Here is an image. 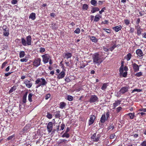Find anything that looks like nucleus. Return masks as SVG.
Here are the masks:
<instances>
[{
  "label": "nucleus",
  "mask_w": 146,
  "mask_h": 146,
  "mask_svg": "<svg viewBox=\"0 0 146 146\" xmlns=\"http://www.w3.org/2000/svg\"><path fill=\"white\" fill-rule=\"evenodd\" d=\"M123 63H121V66L120 67L119 70V71L120 72V74L121 73H123Z\"/></svg>",
  "instance_id": "obj_31"
},
{
  "label": "nucleus",
  "mask_w": 146,
  "mask_h": 146,
  "mask_svg": "<svg viewBox=\"0 0 146 146\" xmlns=\"http://www.w3.org/2000/svg\"><path fill=\"white\" fill-rule=\"evenodd\" d=\"M2 29L3 35L6 37H8L9 35V29L6 25H3Z\"/></svg>",
  "instance_id": "obj_3"
},
{
  "label": "nucleus",
  "mask_w": 146,
  "mask_h": 146,
  "mask_svg": "<svg viewBox=\"0 0 146 146\" xmlns=\"http://www.w3.org/2000/svg\"><path fill=\"white\" fill-rule=\"evenodd\" d=\"M74 32L76 34H79L80 32V29L79 28H77L74 31Z\"/></svg>",
  "instance_id": "obj_45"
},
{
  "label": "nucleus",
  "mask_w": 146,
  "mask_h": 146,
  "mask_svg": "<svg viewBox=\"0 0 146 146\" xmlns=\"http://www.w3.org/2000/svg\"><path fill=\"white\" fill-rule=\"evenodd\" d=\"M135 75L137 77H140L142 75V73L141 72H139L136 73Z\"/></svg>",
  "instance_id": "obj_40"
},
{
  "label": "nucleus",
  "mask_w": 146,
  "mask_h": 146,
  "mask_svg": "<svg viewBox=\"0 0 146 146\" xmlns=\"http://www.w3.org/2000/svg\"><path fill=\"white\" fill-rule=\"evenodd\" d=\"M65 81L67 82H69L70 81V80L68 77H67L65 79Z\"/></svg>",
  "instance_id": "obj_62"
},
{
  "label": "nucleus",
  "mask_w": 146,
  "mask_h": 146,
  "mask_svg": "<svg viewBox=\"0 0 146 146\" xmlns=\"http://www.w3.org/2000/svg\"><path fill=\"white\" fill-rule=\"evenodd\" d=\"M72 54L70 52H67L64 54V58L68 59V58H70L72 56Z\"/></svg>",
  "instance_id": "obj_15"
},
{
  "label": "nucleus",
  "mask_w": 146,
  "mask_h": 146,
  "mask_svg": "<svg viewBox=\"0 0 146 146\" xmlns=\"http://www.w3.org/2000/svg\"><path fill=\"white\" fill-rule=\"evenodd\" d=\"M27 61H28V59H27L25 58H22V59H21V60H20V61L22 62H26Z\"/></svg>",
  "instance_id": "obj_51"
},
{
  "label": "nucleus",
  "mask_w": 146,
  "mask_h": 146,
  "mask_svg": "<svg viewBox=\"0 0 146 146\" xmlns=\"http://www.w3.org/2000/svg\"><path fill=\"white\" fill-rule=\"evenodd\" d=\"M101 17V16L99 15H97L95 16L94 21L95 22L98 21Z\"/></svg>",
  "instance_id": "obj_21"
},
{
  "label": "nucleus",
  "mask_w": 146,
  "mask_h": 146,
  "mask_svg": "<svg viewBox=\"0 0 146 146\" xmlns=\"http://www.w3.org/2000/svg\"><path fill=\"white\" fill-rule=\"evenodd\" d=\"M121 28L122 27L121 25H118L112 28V29L116 32L119 31Z\"/></svg>",
  "instance_id": "obj_18"
},
{
  "label": "nucleus",
  "mask_w": 146,
  "mask_h": 146,
  "mask_svg": "<svg viewBox=\"0 0 146 146\" xmlns=\"http://www.w3.org/2000/svg\"><path fill=\"white\" fill-rule=\"evenodd\" d=\"M65 74V72L63 71H62L59 74H56V75L57 76V78L59 79H60L63 78L64 77Z\"/></svg>",
  "instance_id": "obj_10"
},
{
  "label": "nucleus",
  "mask_w": 146,
  "mask_h": 146,
  "mask_svg": "<svg viewBox=\"0 0 146 146\" xmlns=\"http://www.w3.org/2000/svg\"><path fill=\"white\" fill-rule=\"evenodd\" d=\"M128 90V88L127 87H123L121 88L119 92L120 94H123L126 92Z\"/></svg>",
  "instance_id": "obj_11"
},
{
  "label": "nucleus",
  "mask_w": 146,
  "mask_h": 146,
  "mask_svg": "<svg viewBox=\"0 0 146 146\" xmlns=\"http://www.w3.org/2000/svg\"><path fill=\"white\" fill-rule=\"evenodd\" d=\"M55 116L56 117V118H59L60 117V114L59 111H58L56 112Z\"/></svg>",
  "instance_id": "obj_42"
},
{
  "label": "nucleus",
  "mask_w": 146,
  "mask_h": 146,
  "mask_svg": "<svg viewBox=\"0 0 146 146\" xmlns=\"http://www.w3.org/2000/svg\"><path fill=\"white\" fill-rule=\"evenodd\" d=\"M28 93V92L27 91L26 92L23 96V103H25L26 102V99Z\"/></svg>",
  "instance_id": "obj_20"
},
{
  "label": "nucleus",
  "mask_w": 146,
  "mask_h": 146,
  "mask_svg": "<svg viewBox=\"0 0 146 146\" xmlns=\"http://www.w3.org/2000/svg\"><path fill=\"white\" fill-rule=\"evenodd\" d=\"M42 61L45 64L48 62L49 60L51 57L49 55L47 54L42 55Z\"/></svg>",
  "instance_id": "obj_6"
},
{
  "label": "nucleus",
  "mask_w": 146,
  "mask_h": 146,
  "mask_svg": "<svg viewBox=\"0 0 146 146\" xmlns=\"http://www.w3.org/2000/svg\"><path fill=\"white\" fill-rule=\"evenodd\" d=\"M141 146H146V141H144L140 144Z\"/></svg>",
  "instance_id": "obj_53"
},
{
  "label": "nucleus",
  "mask_w": 146,
  "mask_h": 146,
  "mask_svg": "<svg viewBox=\"0 0 146 146\" xmlns=\"http://www.w3.org/2000/svg\"><path fill=\"white\" fill-rule=\"evenodd\" d=\"M50 27L53 29H56L57 28L56 25L55 23H53L51 24H50Z\"/></svg>",
  "instance_id": "obj_32"
},
{
  "label": "nucleus",
  "mask_w": 146,
  "mask_h": 146,
  "mask_svg": "<svg viewBox=\"0 0 146 146\" xmlns=\"http://www.w3.org/2000/svg\"><path fill=\"white\" fill-rule=\"evenodd\" d=\"M100 135L99 134L97 136L95 137L94 139L93 140L94 141L97 142H98L100 139Z\"/></svg>",
  "instance_id": "obj_28"
},
{
  "label": "nucleus",
  "mask_w": 146,
  "mask_h": 146,
  "mask_svg": "<svg viewBox=\"0 0 146 146\" xmlns=\"http://www.w3.org/2000/svg\"><path fill=\"white\" fill-rule=\"evenodd\" d=\"M107 84L106 83H104L102 86L101 89L102 90H105L107 88Z\"/></svg>",
  "instance_id": "obj_36"
},
{
  "label": "nucleus",
  "mask_w": 146,
  "mask_h": 146,
  "mask_svg": "<svg viewBox=\"0 0 146 146\" xmlns=\"http://www.w3.org/2000/svg\"><path fill=\"white\" fill-rule=\"evenodd\" d=\"M46 117L48 119H51L52 117V115L49 113H48Z\"/></svg>",
  "instance_id": "obj_48"
},
{
  "label": "nucleus",
  "mask_w": 146,
  "mask_h": 146,
  "mask_svg": "<svg viewBox=\"0 0 146 146\" xmlns=\"http://www.w3.org/2000/svg\"><path fill=\"white\" fill-rule=\"evenodd\" d=\"M66 106V104L64 102H61L60 104L59 108L63 109L65 108V107Z\"/></svg>",
  "instance_id": "obj_22"
},
{
  "label": "nucleus",
  "mask_w": 146,
  "mask_h": 146,
  "mask_svg": "<svg viewBox=\"0 0 146 146\" xmlns=\"http://www.w3.org/2000/svg\"><path fill=\"white\" fill-rule=\"evenodd\" d=\"M73 99V97L71 96H68L67 97V100L69 101H72Z\"/></svg>",
  "instance_id": "obj_46"
},
{
  "label": "nucleus",
  "mask_w": 146,
  "mask_h": 146,
  "mask_svg": "<svg viewBox=\"0 0 146 146\" xmlns=\"http://www.w3.org/2000/svg\"><path fill=\"white\" fill-rule=\"evenodd\" d=\"M127 72H123V73H121L120 75L121 76H122L123 77H125L127 76Z\"/></svg>",
  "instance_id": "obj_41"
},
{
  "label": "nucleus",
  "mask_w": 146,
  "mask_h": 146,
  "mask_svg": "<svg viewBox=\"0 0 146 146\" xmlns=\"http://www.w3.org/2000/svg\"><path fill=\"white\" fill-rule=\"evenodd\" d=\"M103 30L107 33H111V30L109 29L104 28L103 29Z\"/></svg>",
  "instance_id": "obj_44"
},
{
  "label": "nucleus",
  "mask_w": 146,
  "mask_h": 146,
  "mask_svg": "<svg viewBox=\"0 0 146 146\" xmlns=\"http://www.w3.org/2000/svg\"><path fill=\"white\" fill-rule=\"evenodd\" d=\"M115 135L114 134H113L110 136V138L111 139H113L115 137Z\"/></svg>",
  "instance_id": "obj_61"
},
{
  "label": "nucleus",
  "mask_w": 146,
  "mask_h": 146,
  "mask_svg": "<svg viewBox=\"0 0 146 146\" xmlns=\"http://www.w3.org/2000/svg\"><path fill=\"white\" fill-rule=\"evenodd\" d=\"M40 52H43L45 51V49L44 48H40Z\"/></svg>",
  "instance_id": "obj_59"
},
{
  "label": "nucleus",
  "mask_w": 146,
  "mask_h": 146,
  "mask_svg": "<svg viewBox=\"0 0 146 146\" xmlns=\"http://www.w3.org/2000/svg\"><path fill=\"white\" fill-rule=\"evenodd\" d=\"M136 53L138 56L139 57H142L143 54L142 50L140 49H138L136 50Z\"/></svg>",
  "instance_id": "obj_14"
},
{
  "label": "nucleus",
  "mask_w": 146,
  "mask_h": 146,
  "mask_svg": "<svg viewBox=\"0 0 146 146\" xmlns=\"http://www.w3.org/2000/svg\"><path fill=\"white\" fill-rule=\"evenodd\" d=\"M17 0H13L11 1V3L13 5H15L17 3Z\"/></svg>",
  "instance_id": "obj_50"
},
{
  "label": "nucleus",
  "mask_w": 146,
  "mask_h": 146,
  "mask_svg": "<svg viewBox=\"0 0 146 146\" xmlns=\"http://www.w3.org/2000/svg\"><path fill=\"white\" fill-rule=\"evenodd\" d=\"M7 63V62H5L2 64L1 66L2 68H3L4 67Z\"/></svg>",
  "instance_id": "obj_63"
},
{
  "label": "nucleus",
  "mask_w": 146,
  "mask_h": 146,
  "mask_svg": "<svg viewBox=\"0 0 146 146\" xmlns=\"http://www.w3.org/2000/svg\"><path fill=\"white\" fill-rule=\"evenodd\" d=\"M106 120V115L105 114H104L102 115L101 117L100 121L101 123H104L105 122Z\"/></svg>",
  "instance_id": "obj_17"
},
{
  "label": "nucleus",
  "mask_w": 146,
  "mask_h": 146,
  "mask_svg": "<svg viewBox=\"0 0 146 146\" xmlns=\"http://www.w3.org/2000/svg\"><path fill=\"white\" fill-rule=\"evenodd\" d=\"M132 65L135 72H137L139 70V66L135 63H133Z\"/></svg>",
  "instance_id": "obj_8"
},
{
  "label": "nucleus",
  "mask_w": 146,
  "mask_h": 146,
  "mask_svg": "<svg viewBox=\"0 0 146 146\" xmlns=\"http://www.w3.org/2000/svg\"><path fill=\"white\" fill-rule=\"evenodd\" d=\"M41 60L40 58H35L33 60V65L36 67H38L40 64Z\"/></svg>",
  "instance_id": "obj_5"
},
{
  "label": "nucleus",
  "mask_w": 146,
  "mask_h": 146,
  "mask_svg": "<svg viewBox=\"0 0 146 146\" xmlns=\"http://www.w3.org/2000/svg\"><path fill=\"white\" fill-rule=\"evenodd\" d=\"M29 18L33 20H34L36 18V14L35 13H32L30 15Z\"/></svg>",
  "instance_id": "obj_19"
},
{
  "label": "nucleus",
  "mask_w": 146,
  "mask_h": 146,
  "mask_svg": "<svg viewBox=\"0 0 146 146\" xmlns=\"http://www.w3.org/2000/svg\"><path fill=\"white\" fill-rule=\"evenodd\" d=\"M33 94L32 93H30L28 95V100L29 101L31 102L32 101V98L33 96Z\"/></svg>",
  "instance_id": "obj_33"
},
{
  "label": "nucleus",
  "mask_w": 146,
  "mask_h": 146,
  "mask_svg": "<svg viewBox=\"0 0 146 146\" xmlns=\"http://www.w3.org/2000/svg\"><path fill=\"white\" fill-rule=\"evenodd\" d=\"M132 55L130 53H128L126 56L125 57L127 61H129Z\"/></svg>",
  "instance_id": "obj_26"
},
{
  "label": "nucleus",
  "mask_w": 146,
  "mask_h": 146,
  "mask_svg": "<svg viewBox=\"0 0 146 146\" xmlns=\"http://www.w3.org/2000/svg\"><path fill=\"white\" fill-rule=\"evenodd\" d=\"M99 99L96 95H91L90 98L89 100V102L92 104L95 102H98V101Z\"/></svg>",
  "instance_id": "obj_4"
},
{
  "label": "nucleus",
  "mask_w": 146,
  "mask_h": 146,
  "mask_svg": "<svg viewBox=\"0 0 146 146\" xmlns=\"http://www.w3.org/2000/svg\"><path fill=\"white\" fill-rule=\"evenodd\" d=\"M41 78H38L36 81L35 82V84H38V83H42V80H41Z\"/></svg>",
  "instance_id": "obj_35"
},
{
  "label": "nucleus",
  "mask_w": 146,
  "mask_h": 146,
  "mask_svg": "<svg viewBox=\"0 0 146 146\" xmlns=\"http://www.w3.org/2000/svg\"><path fill=\"white\" fill-rule=\"evenodd\" d=\"M93 62L99 65L102 62L101 56L97 53L94 54L92 56Z\"/></svg>",
  "instance_id": "obj_1"
},
{
  "label": "nucleus",
  "mask_w": 146,
  "mask_h": 146,
  "mask_svg": "<svg viewBox=\"0 0 146 146\" xmlns=\"http://www.w3.org/2000/svg\"><path fill=\"white\" fill-rule=\"evenodd\" d=\"M90 38L92 42H94L95 43H96L98 41V40L94 36H91Z\"/></svg>",
  "instance_id": "obj_24"
},
{
  "label": "nucleus",
  "mask_w": 146,
  "mask_h": 146,
  "mask_svg": "<svg viewBox=\"0 0 146 146\" xmlns=\"http://www.w3.org/2000/svg\"><path fill=\"white\" fill-rule=\"evenodd\" d=\"M99 9L97 7H94L92 8V9L91 11V12L93 13L96 12V11H99Z\"/></svg>",
  "instance_id": "obj_23"
},
{
  "label": "nucleus",
  "mask_w": 146,
  "mask_h": 146,
  "mask_svg": "<svg viewBox=\"0 0 146 146\" xmlns=\"http://www.w3.org/2000/svg\"><path fill=\"white\" fill-rule=\"evenodd\" d=\"M127 115H128L129 116L130 118L131 119H133L134 118L135 116V114L134 113H128L127 114Z\"/></svg>",
  "instance_id": "obj_30"
},
{
  "label": "nucleus",
  "mask_w": 146,
  "mask_h": 146,
  "mask_svg": "<svg viewBox=\"0 0 146 146\" xmlns=\"http://www.w3.org/2000/svg\"><path fill=\"white\" fill-rule=\"evenodd\" d=\"M88 6L86 4H84L82 6V9L83 10H87L88 9Z\"/></svg>",
  "instance_id": "obj_39"
},
{
  "label": "nucleus",
  "mask_w": 146,
  "mask_h": 146,
  "mask_svg": "<svg viewBox=\"0 0 146 146\" xmlns=\"http://www.w3.org/2000/svg\"><path fill=\"white\" fill-rule=\"evenodd\" d=\"M65 124L64 123H62L61 124V126H60V127H61V128H60V130H62L64 129V128L65 127Z\"/></svg>",
  "instance_id": "obj_52"
},
{
  "label": "nucleus",
  "mask_w": 146,
  "mask_h": 146,
  "mask_svg": "<svg viewBox=\"0 0 146 146\" xmlns=\"http://www.w3.org/2000/svg\"><path fill=\"white\" fill-rule=\"evenodd\" d=\"M142 29L140 28V27H138L137 28V35L138 36H140L141 34V32L142 31Z\"/></svg>",
  "instance_id": "obj_29"
},
{
  "label": "nucleus",
  "mask_w": 146,
  "mask_h": 146,
  "mask_svg": "<svg viewBox=\"0 0 146 146\" xmlns=\"http://www.w3.org/2000/svg\"><path fill=\"white\" fill-rule=\"evenodd\" d=\"M16 89V87H15L14 86H13V87H12L10 89L9 91V93H11L13 92Z\"/></svg>",
  "instance_id": "obj_37"
},
{
  "label": "nucleus",
  "mask_w": 146,
  "mask_h": 146,
  "mask_svg": "<svg viewBox=\"0 0 146 146\" xmlns=\"http://www.w3.org/2000/svg\"><path fill=\"white\" fill-rule=\"evenodd\" d=\"M96 136V133H95L91 137V139L93 140Z\"/></svg>",
  "instance_id": "obj_57"
},
{
  "label": "nucleus",
  "mask_w": 146,
  "mask_h": 146,
  "mask_svg": "<svg viewBox=\"0 0 146 146\" xmlns=\"http://www.w3.org/2000/svg\"><path fill=\"white\" fill-rule=\"evenodd\" d=\"M121 101L119 100H115V102L113 104V109H115V108L119 105L121 104Z\"/></svg>",
  "instance_id": "obj_16"
},
{
  "label": "nucleus",
  "mask_w": 146,
  "mask_h": 146,
  "mask_svg": "<svg viewBox=\"0 0 146 146\" xmlns=\"http://www.w3.org/2000/svg\"><path fill=\"white\" fill-rule=\"evenodd\" d=\"M19 57L20 58H22L25 55V53L24 51H21L20 52Z\"/></svg>",
  "instance_id": "obj_27"
},
{
  "label": "nucleus",
  "mask_w": 146,
  "mask_h": 146,
  "mask_svg": "<svg viewBox=\"0 0 146 146\" xmlns=\"http://www.w3.org/2000/svg\"><path fill=\"white\" fill-rule=\"evenodd\" d=\"M53 123L52 122H50L48 123L47 128L49 133H50L52 129Z\"/></svg>",
  "instance_id": "obj_7"
},
{
  "label": "nucleus",
  "mask_w": 146,
  "mask_h": 146,
  "mask_svg": "<svg viewBox=\"0 0 146 146\" xmlns=\"http://www.w3.org/2000/svg\"><path fill=\"white\" fill-rule=\"evenodd\" d=\"M41 80H42V83L38 84V85L36 86V88H37L41 86H44L47 83V82L46 81L45 79L43 78H41Z\"/></svg>",
  "instance_id": "obj_9"
},
{
  "label": "nucleus",
  "mask_w": 146,
  "mask_h": 146,
  "mask_svg": "<svg viewBox=\"0 0 146 146\" xmlns=\"http://www.w3.org/2000/svg\"><path fill=\"white\" fill-rule=\"evenodd\" d=\"M106 120H108V119L109 117L110 116V113H109V112H106Z\"/></svg>",
  "instance_id": "obj_58"
},
{
  "label": "nucleus",
  "mask_w": 146,
  "mask_h": 146,
  "mask_svg": "<svg viewBox=\"0 0 146 146\" xmlns=\"http://www.w3.org/2000/svg\"><path fill=\"white\" fill-rule=\"evenodd\" d=\"M106 9V8L105 7H104L102 8L101 10L99 12V13L100 14H102V13L104 11V10Z\"/></svg>",
  "instance_id": "obj_54"
},
{
  "label": "nucleus",
  "mask_w": 146,
  "mask_h": 146,
  "mask_svg": "<svg viewBox=\"0 0 146 146\" xmlns=\"http://www.w3.org/2000/svg\"><path fill=\"white\" fill-rule=\"evenodd\" d=\"M50 96V95L49 94H47L45 96V99L48 100Z\"/></svg>",
  "instance_id": "obj_56"
},
{
  "label": "nucleus",
  "mask_w": 146,
  "mask_h": 146,
  "mask_svg": "<svg viewBox=\"0 0 146 146\" xmlns=\"http://www.w3.org/2000/svg\"><path fill=\"white\" fill-rule=\"evenodd\" d=\"M140 20L139 18L137 19V21L136 22V24L138 25V26H139V24L140 22Z\"/></svg>",
  "instance_id": "obj_64"
},
{
  "label": "nucleus",
  "mask_w": 146,
  "mask_h": 146,
  "mask_svg": "<svg viewBox=\"0 0 146 146\" xmlns=\"http://www.w3.org/2000/svg\"><path fill=\"white\" fill-rule=\"evenodd\" d=\"M32 38L30 35L26 37V39L23 37L21 38V42L24 46H30L31 45Z\"/></svg>",
  "instance_id": "obj_2"
},
{
  "label": "nucleus",
  "mask_w": 146,
  "mask_h": 146,
  "mask_svg": "<svg viewBox=\"0 0 146 146\" xmlns=\"http://www.w3.org/2000/svg\"><path fill=\"white\" fill-rule=\"evenodd\" d=\"M15 137V135H13L11 136H9L7 138V139L8 140H10L11 139Z\"/></svg>",
  "instance_id": "obj_55"
},
{
  "label": "nucleus",
  "mask_w": 146,
  "mask_h": 146,
  "mask_svg": "<svg viewBox=\"0 0 146 146\" xmlns=\"http://www.w3.org/2000/svg\"><path fill=\"white\" fill-rule=\"evenodd\" d=\"M116 46H117L115 44H114L112 47H110L109 48V50H110L112 51L114 49L115 47H116Z\"/></svg>",
  "instance_id": "obj_43"
},
{
  "label": "nucleus",
  "mask_w": 146,
  "mask_h": 146,
  "mask_svg": "<svg viewBox=\"0 0 146 146\" xmlns=\"http://www.w3.org/2000/svg\"><path fill=\"white\" fill-rule=\"evenodd\" d=\"M122 108L121 107H119L117 108L116 109V111L117 113H118L121 110Z\"/></svg>",
  "instance_id": "obj_47"
},
{
  "label": "nucleus",
  "mask_w": 146,
  "mask_h": 146,
  "mask_svg": "<svg viewBox=\"0 0 146 146\" xmlns=\"http://www.w3.org/2000/svg\"><path fill=\"white\" fill-rule=\"evenodd\" d=\"M24 84H25L26 86L29 88H31L32 85V82L27 80H25Z\"/></svg>",
  "instance_id": "obj_12"
},
{
  "label": "nucleus",
  "mask_w": 146,
  "mask_h": 146,
  "mask_svg": "<svg viewBox=\"0 0 146 146\" xmlns=\"http://www.w3.org/2000/svg\"><path fill=\"white\" fill-rule=\"evenodd\" d=\"M62 137H66L67 138H68L70 137V135L68 133L65 132L62 135Z\"/></svg>",
  "instance_id": "obj_34"
},
{
  "label": "nucleus",
  "mask_w": 146,
  "mask_h": 146,
  "mask_svg": "<svg viewBox=\"0 0 146 146\" xmlns=\"http://www.w3.org/2000/svg\"><path fill=\"white\" fill-rule=\"evenodd\" d=\"M124 21L125 24L126 25H128L130 23L129 21L127 19L125 20Z\"/></svg>",
  "instance_id": "obj_60"
},
{
  "label": "nucleus",
  "mask_w": 146,
  "mask_h": 146,
  "mask_svg": "<svg viewBox=\"0 0 146 146\" xmlns=\"http://www.w3.org/2000/svg\"><path fill=\"white\" fill-rule=\"evenodd\" d=\"M96 117L94 115H91L89 120L88 124L89 125L92 124L94 122Z\"/></svg>",
  "instance_id": "obj_13"
},
{
  "label": "nucleus",
  "mask_w": 146,
  "mask_h": 146,
  "mask_svg": "<svg viewBox=\"0 0 146 146\" xmlns=\"http://www.w3.org/2000/svg\"><path fill=\"white\" fill-rule=\"evenodd\" d=\"M141 90L139 89H134L132 91V93H133L135 92H140L141 91Z\"/></svg>",
  "instance_id": "obj_49"
},
{
  "label": "nucleus",
  "mask_w": 146,
  "mask_h": 146,
  "mask_svg": "<svg viewBox=\"0 0 146 146\" xmlns=\"http://www.w3.org/2000/svg\"><path fill=\"white\" fill-rule=\"evenodd\" d=\"M114 128V127L113 125V123H110V124L109 126V127L108 129V130H110L111 129H112V130Z\"/></svg>",
  "instance_id": "obj_38"
},
{
  "label": "nucleus",
  "mask_w": 146,
  "mask_h": 146,
  "mask_svg": "<svg viewBox=\"0 0 146 146\" xmlns=\"http://www.w3.org/2000/svg\"><path fill=\"white\" fill-rule=\"evenodd\" d=\"M91 4L93 5L94 6H97V1L96 0H91L90 2Z\"/></svg>",
  "instance_id": "obj_25"
}]
</instances>
